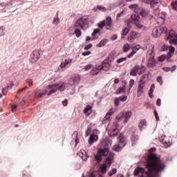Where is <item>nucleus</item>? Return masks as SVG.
I'll use <instances>...</instances> for the list:
<instances>
[{"label":"nucleus","mask_w":177,"mask_h":177,"mask_svg":"<svg viewBox=\"0 0 177 177\" xmlns=\"http://www.w3.org/2000/svg\"><path fill=\"white\" fill-rule=\"evenodd\" d=\"M169 53L167 54V59H171L172 56H174V53H175V47L171 46L169 48Z\"/></svg>","instance_id":"obj_34"},{"label":"nucleus","mask_w":177,"mask_h":177,"mask_svg":"<svg viewBox=\"0 0 177 177\" xmlns=\"http://www.w3.org/2000/svg\"><path fill=\"white\" fill-rule=\"evenodd\" d=\"M88 18L86 17H82L77 19L75 22V27H80L82 30H86L88 28Z\"/></svg>","instance_id":"obj_6"},{"label":"nucleus","mask_w":177,"mask_h":177,"mask_svg":"<svg viewBox=\"0 0 177 177\" xmlns=\"http://www.w3.org/2000/svg\"><path fill=\"white\" fill-rule=\"evenodd\" d=\"M165 40L169 41V44L177 45V32L174 30H171L169 32V35H166Z\"/></svg>","instance_id":"obj_8"},{"label":"nucleus","mask_w":177,"mask_h":177,"mask_svg":"<svg viewBox=\"0 0 177 177\" xmlns=\"http://www.w3.org/2000/svg\"><path fill=\"white\" fill-rule=\"evenodd\" d=\"M103 70V66L102 65H96L91 69L90 73L91 75H97L99 73Z\"/></svg>","instance_id":"obj_19"},{"label":"nucleus","mask_w":177,"mask_h":177,"mask_svg":"<svg viewBox=\"0 0 177 177\" xmlns=\"http://www.w3.org/2000/svg\"><path fill=\"white\" fill-rule=\"evenodd\" d=\"M73 138H74L75 146L80 143V140L78 139V133L74 132L73 134Z\"/></svg>","instance_id":"obj_40"},{"label":"nucleus","mask_w":177,"mask_h":177,"mask_svg":"<svg viewBox=\"0 0 177 177\" xmlns=\"http://www.w3.org/2000/svg\"><path fill=\"white\" fill-rule=\"evenodd\" d=\"M118 145H115L113 147V150L117 152L121 151V150H122V149H124V147H125L127 145V141L125 140V137L124 136V134H120V136H118Z\"/></svg>","instance_id":"obj_4"},{"label":"nucleus","mask_w":177,"mask_h":177,"mask_svg":"<svg viewBox=\"0 0 177 177\" xmlns=\"http://www.w3.org/2000/svg\"><path fill=\"white\" fill-rule=\"evenodd\" d=\"M146 71V67L143 66V65L138 66L136 65L131 71L130 75H133V77H136V75H142L143 73Z\"/></svg>","instance_id":"obj_9"},{"label":"nucleus","mask_w":177,"mask_h":177,"mask_svg":"<svg viewBox=\"0 0 177 177\" xmlns=\"http://www.w3.org/2000/svg\"><path fill=\"white\" fill-rule=\"evenodd\" d=\"M113 145V141L111 140H109L108 138L105 139L102 142V146H104V149H100L98 151V154L99 156H95V160L97 161V162H100L102 161V157L103 156H107L109 154V146H111Z\"/></svg>","instance_id":"obj_2"},{"label":"nucleus","mask_w":177,"mask_h":177,"mask_svg":"<svg viewBox=\"0 0 177 177\" xmlns=\"http://www.w3.org/2000/svg\"><path fill=\"white\" fill-rule=\"evenodd\" d=\"M59 23L60 19H59V16L57 14L53 18V24H55V26H57Z\"/></svg>","instance_id":"obj_39"},{"label":"nucleus","mask_w":177,"mask_h":177,"mask_svg":"<svg viewBox=\"0 0 177 177\" xmlns=\"http://www.w3.org/2000/svg\"><path fill=\"white\" fill-rule=\"evenodd\" d=\"M139 49H140V46L138 45L133 47L132 52H131L128 55L127 57L129 59H131V57H133V55L135 54H136V53L138 52V50H139Z\"/></svg>","instance_id":"obj_26"},{"label":"nucleus","mask_w":177,"mask_h":177,"mask_svg":"<svg viewBox=\"0 0 177 177\" xmlns=\"http://www.w3.org/2000/svg\"><path fill=\"white\" fill-rule=\"evenodd\" d=\"M171 5V8H172L174 10H177V1L172 2Z\"/></svg>","instance_id":"obj_55"},{"label":"nucleus","mask_w":177,"mask_h":177,"mask_svg":"<svg viewBox=\"0 0 177 177\" xmlns=\"http://www.w3.org/2000/svg\"><path fill=\"white\" fill-rule=\"evenodd\" d=\"M57 85V91L59 92H64V91H67V88H70V85H68V82H60L59 84H56Z\"/></svg>","instance_id":"obj_15"},{"label":"nucleus","mask_w":177,"mask_h":177,"mask_svg":"<svg viewBox=\"0 0 177 177\" xmlns=\"http://www.w3.org/2000/svg\"><path fill=\"white\" fill-rule=\"evenodd\" d=\"M115 57H117V53L115 51H112L108 56L106 60L109 63L114 62Z\"/></svg>","instance_id":"obj_24"},{"label":"nucleus","mask_w":177,"mask_h":177,"mask_svg":"<svg viewBox=\"0 0 177 177\" xmlns=\"http://www.w3.org/2000/svg\"><path fill=\"white\" fill-rule=\"evenodd\" d=\"M131 29H129V28L128 27H124L122 29V32L121 34L122 35H128V34H129V31Z\"/></svg>","instance_id":"obj_38"},{"label":"nucleus","mask_w":177,"mask_h":177,"mask_svg":"<svg viewBox=\"0 0 177 177\" xmlns=\"http://www.w3.org/2000/svg\"><path fill=\"white\" fill-rule=\"evenodd\" d=\"M160 142L165 147H169L171 146V138L163 135L160 138Z\"/></svg>","instance_id":"obj_18"},{"label":"nucleus","mask_w":177,"mask_h":177,"mask_svg":"<svg viewBox=\"0 0 177 177\" xmlns=\"http://www.w3.org/2000/svg\"><path fill=\"white\" fill-rule=\"evenodd\" d=\"M98 32H100V30L99 28L94 29L92 33L93 37H95V35H96V34H98Z\"/></svg>","instance_id":"obj_59"},{"label":"nucleus","mask_w":177,"mask_h":177,"mask_svg":"<svg viewBox=\"0 0 177 177\" xmlns=\"http://www.w3.org/2000/svg\"><path fill=\"white\" fill-rule=\"evenodd\" d=\"M92 48V44H87L84 46V50H88Z\"/></svg>","instance_id":"obj_63"},{"label":"nucleus","mask_w":177,"mask_h":177,"mask_svg":"<svg viewBox=\"0 0 177 177\" xmlns=\"http://www.w3.org/2000/svg\"><path fill=\"white\" fill-rule=\"evenodd\" d=\"M140 15L142 17H147L149 16V15H150V11L141 8V10H140Z\"/></svg>","instance_id":"obj_31"},{"label":"nucleus","mask_w":177,"mask_h":177,"mask_svg":"<svg viewBox=\"0 0 177 177\" xmlns=\"http://www.w3.org/2000/svg\"><path fill=\"white\" fill-rule=\"evenodd\" d=\"M75 34L76 37H77V38H80V37H81V35H82L81 30L78 28L75 29Z\"/></svg>","instance_id":"obj_51"},{"label":"nucleus","mask_w":177,"mask_h":177,"mask_svg":"<svg viewBox=\"0 0 177 177\" xmlns=\"http://www.w3.org/2000/svg\"><path fill=\"white\" fill-rule=\"evenodd\" d=\"M106 131L111 138H113V136H117V135H118V133L120 132V125L117 122L109 124L106 127Z\"/></svg>","instance_id":"obj_3"},{"label":"nucleus","mask_w":177,"mask_h":177,"mask_svg":"<svg viewBox=\"0 0 177 177\" xmlns=\"http://www.w3.org/2000/svg\"><path fill=\"white\" fill-rule=\"evenodd\" d=\"M90 177H102V175H100L99 174V172L97 171H93L91 174H90Z\"/></svg>","instance_id":"obj_46"},{"label":"nucleus","mask_w":177,"mask_h":177,"mask_svg":"<svg viewBox=\"0 0 177 177\" xmlns=\"http://www.w3.org/2000/svg\"><path fill=\"white\" fill-rule=\"evenodd\" d=\"M39 57H41V53L39 50H35L30 55V63H35L39 60Z\"/></svg>","instance_id":"obj_13"},{"label":"nucleus","mask_w":177,"mask_h":177,"mask_svg":"<svg viewBox=\"0 0 177 177\" xmlns=\"http://www.w3.org/2000/svg\"><path fill=\"white\" fill-rule=\"evenodd\" d=\"M80 80H81V77L79 75L75 76L74 77H72L71 79L69 80L68 83L70 87H67L68 93H74L75 86L77 85V84H78V82H80Z\"/></svg>","instance_id":"obj_5"},{"label":"nucleus","mask_w":177,"mask_h":177,"mask_svg":"<svg viewBox=\"0 0 177 177\" xmlns=\"http://www.w3.org/2000/svg\"><path fill=\"white\" fill-rule=\"evenodd\" d=\"M113 111H110L109 112H108L106 113V116L102 120V123L106 124L107 121H109V120H110V117H111V115H113Z\"/></svg>","instance_id":"obj_28"},{"label":"nucleus","mask_w":177,"mask_h":177,"mask_svg":"<svg viewBox=\"0 0 177 177\" xmlns=\"http://www.w3.org/2000/svg\"><path fill=\"white\" fill-rule=\"evenodd\" d=\"M167 32V28L164 26H157L152 30V35L154 38H158L161 36V34Z\"/></svg>","instance_id":"obj_11"},{"label":"nucleus","mask_w":177,"mask_h":177,"mask_svg":"<svg viewBox=\"0 0 177 177\" xmlns=\"http://www.w3.org/2000/svg\"><path fill=\"white\" fill-rule=\"evenodd\" d=\"M91 131H92V129H91V127H88L86 131V136H89L91 135Z\"/></svg>","instance_id":"obj_62"},{"label":"nucleus","mask_w":177,"mask_h":177,"mask_svg":"<svg viewBox=\"0 0 177 177\" xmlns=\"http://www.w3.org/2000/svg\"><path fill=\"white\" fill-rule=\"evenodd\" d=\"M123 124H127L129 120H131V117H132V111H128L127 112H123Z\"/></svg>","instance_id":"obj_20"},{"label":"nucleus","mask_w":177,"mask_h":177,"mask_svg":"<svg viewBox=\"0 0 177 177\" xmlns=\"http://www.w3.org/2000/svg\"><path fill=\"white\" fill-rule=\"evenodd\" d=\"M138 142H139V136L133 134L131 136V143L132 146H135V145L138 144Z\"/></svg>","instance_id":"obj_30"},{"label":"nucleus","mask_w":177,"mask_h":177,"mask_svg":"<svg viewBox=\"0 0 177 177\" xmlns=\"http://www.w3.org/2000/svg\"><path fill=\"white\" fill-rule=\"evenodd\" d=\"M102 70H105V71H107V70H110V67H111V64L110 62H106L104 61L102 65Z\"/></svg>","instance_id":"obj_33"},{"label":"nucleus","mask_w":177,"mask_h":177,"mask_svg":"<svg viewBox=\"0 0 177 177\" xmlns=\"http://www.w3.org/2000/svg\"><path fill=\"white\" fill-rule=\"evenodd\" d=\"M116 120H117L118 122H120V121H122L124 120V112H122V113H119L116 116Z\"/></svg>","instance_id":"obj_41"},{"label":"nucleus","mask_w":177,"mask_h":177,"mask_svg":"<svg viewBox=\"0 0 177 177\" xmlns=\"http://www.w3.org/2000/svg\"><path fill=\"white\" fill-rule=\"evenodd\" d=\"M101 172L106 174L107 172V164L106 162L100 167Z\"/></svg>","instance_id":"obj_42"},{"label":"nucleus","mask_w":177,"mask_h":177,"mask_svg":"<svg viewBox=\"0 0 177 177\" xmlns=\"http://www.w3.org/2000/svg\"><path fill=\"white\" fill-rule=\"evenodd\" d=\"M138 13V12H137V14H133L131 15V19L132 20H133L134 22L139 21L140 17H139V14Z\"/></svg>","instance_id":"obj_43"},{"label":"nucleus","mask_w":177,"mask_h":177,"mask_svg":"<svg viewBox=\"0 0 177 177\" xmlns=\"http://www.w3.org/2000/svg\"><path fill=\"white\" fill-rule=\"evenodd\" d=\"M133 85H135V80L133 79H131V80H130V81L129 82V89H131L132 86H133Z\"/></svg>","instance_id":"obj_53"},{"label":"nucleus","mask_w":177,"mask_h":177,"mask_svg":"<svg viewBox=\"0 0 177 177\" xmlns=\"http://www.w3.org/2000/svg\"><path fill=\"white\" fill-rule=\"evenodd\" d=\"M145 3H151V8L156 10L161 5V0H143Z\"/></svg>","instance_id":"obj_12"},{"label":"nucleus","mask_w":177,"mask_h":177,"mask_svg":"<svg viewBox=\"0 0 177 177\" xmlns=\"http://www.w3.org/2000/svg\"><path fill=\"white\" fill-rule=\"evenodd\" d=\"M118 92H119V93H122L125 92V86L119 87Z\"/></svg>","instance_id":"obj_56"},{"label":"nucleus","mask_w":177,"mask_h":177,"mask_svg":"<svg viewBox=\"0 0 177 177\" xmlns=\"http://www.w3.org/2000/svg\"><path fill=\"white\" fill-rule=\"evenodd\" d=\"M97 27H99V28H103V27H106V20L101 21L100 23H98Z\"/></svg>","instance_id":"obj_44"},{"label":"nucleus","mask_w":177,"mask_h":177,"mask_svg":"<svg viewBox=\"0 0 177 177\" xmlns=\"http://www.w3.org/2000/svg\"><path fill=\"white\" fill-rule=\"evenodd\" d=\"M124 52H129V49H131V46L129 44H126L124 45Z\"/></svg>","instance_id":"obj_49"},{"label":"nucleus","mask_w":177,"mask_h":177,"mask_svg":"<svg viewBox=\"0 0 177 177\" xmlns=\"http://www.w3.org/2000/svg\"><path fill=\"white\" fill-rule=\"evenodd\" d=\"M91 68H92V65L91 64H88L84 67V71H88V70H91Z\"/></svg>","instance_id":"obj_54"},{"label":"nucleus","mask_w":177,"mask_h":177,"mask_svg":"<svg viewBox=\"0 0 177 177\" xmlns=\"http://www.w3.org/2000/svg\"><path fill=\"white\" fill-rule=\"evenodd\" d=\"M146 75H143L142 79L138 82V86L137 88V96L140 97L143 95L145 86H146Z\"/></svg>","instance_id":"obj_7"},{"label":"nucleus","mask_w":177,"mask_h":177,"mask_svg":"<svg viewBox=\"0 0 177 177\" xmlns=\"http://www.w3.org/2000/svg\"><path fill=\"white\" fill-rule=\"evenodd\" d=\"M114 161V153H109L108 157L106 158V160L105 161V163L110 167L111 165V163Z\"/></svg>","instance_id":"obj_22"},{"label":"nucleus","mask_w":177,"mask_h":177,"mask_svg":"<svg viewBox=\"0 0 177 177\" xmlns=\"http://www.w3.org/2000/svg\"><path fill=\"white\" fill-rule=\"evenodd\" d=\"M45 95H48V90L46 87L43 89H39V97H43Z\"/></svg>","instance_id":"obj_32"},{"label":"nucleus","mask_w":177,"mask_h":177,"mask_svg":"<svg viewBox=\"0 0 177 177\" xmlns=\"http://www.w3.org/2000/svg\"><path fill=\"white\" fill-rule=\"evenodd\" d=\"M13 86H15V84H13V82H10L7 86V89H12Z\"/></svg>","instance_id":"obj_60"},{"label":"nucleus","mask_w":177,"mask_h":177,"mask_svg":"<svg viewBox=\"0 0 177 177\" xmlns=\"http://www.w3.org/2000/svg\"><path fill=\"white\" fill-rule=\"evenodd\" d=\"M77 154L81 157V158H82L83 161H86L88 160V154L85 150H80Z\"/></svg>","instance_id":"obj_27"},{"label":"nucleus","mask_w":177,"mask_h":177,"mask_svg":"<svg viewBox=\"0 0 177 177\" xmlns=\"http://www.w3.org/2000/svg\"><path fill=\"white\" fill-rule=\"evenodd\" d=\"M91 51H85L82 53V56H89V55H91Z\"/></svg>","instance_id":"obj_64"},{"label":"nucleus","mask_w":177,"mask_h":177,"mask_svg":"<svg viewBox=\"0 0 177 177\" xmlns=\"http://www.w3.org/2000/svg\"><path fill=\"white\" fill-rule=\"evenodd\" d=\"M108 41H109V39H104L100 41V43L97 45V46L98 48H102V46H104V45H106V44H107Z\"/></svg>","instance_id":"obj_37"},{"label":"nucleus","mask_w":177,"mask_h":177,"mask_svg":"<svg viewBox=\"0 0 177 177\" xmlns=\"http://www.w3.org/2000/svg\"><path fill=\"white\" fill-rule=\"evenodd\" d=\"M6 30V28H5V26L0 27V37H3V35H5Z\"/></svg>","instance_id":"obj_47"},{"label":"nucleus","mask_w":177,"mask_h":177,"mask_svg":"<svg viewBox=\"0 0 177 177\" xmlns=\"http://www.w3.org/2000/svg\"><path fill=\"white\" fill-rule=\"evenodd\" d=\"M129 8L131 9V10H133L136 13H139L142 9L141 7H140L138 4H132L129 6Z\"/></svg>","instance_id":"obj_25"},{"label":"nucleus","mask_w":177,"mask_h":177,"mask_svg":"<svg viewBox=\"0 0 177 177\" xmlns=\"http://www.w3.org/2000/svg\"><path fill=\"white\" fill-rule=\"evenodd\" d=\"M147 125V121H146V120H141L138 124V128L140 131H143V129H145V127H146Z\"/></svg>","instance_id":"obj_29"},{"label":"nucleus","mask_w":177,"mask_h":177,"mask_svg":"<svg viewBox=\"0 0 177 177\" xmlns=\"http://www.w3.org/2000/svg\"><path fill=\"white\" fill-rule=\"evenodd\" d=\"M83 113L84 114H85L86 117H89V115L92 114V106L91 105L86 106L83 110Z\"/></svg>","instance_id":"obj_23"},{"label":"nucleus","mask_w":177,"mask_h":177,"mask_svg":"<svg viewBox=\"0 0 177 177\" xmlns=\"http://www.w3.org/2000/svg\"><path fill=\"white\" fill-rule=\"evenodd\" d=\"M97 9H98V10H100L101 12H106V10H107V8L102 6H97Z\"/></svg>","instance_id":"obj_52"},{"label":"nucleus","mask_w":177,"mask_h":177,"mask_svg":"<svg viewBox=\"0 0 177 177\" xmlns=\"http://www.w3.org/2000/svg\"><path fill=\"white\" fill-rule=\"evenodd\" d=\"M127 59H128V57H122V58L118 59L116 61V66L120 67V65L122 63H124V62H127Z\"/></svg>","instance_id":"obj_35"},{"label":"nucleus","mask_w":177,"mask_h":177,"mask_svg":"<svg viewBox=\"0 0 177 177\" xmlns=\"http://www.w3.org/2000/svg\"><path fill=\"white\" fill-rule=\"evenodd\" d=\"M166 57H167V56H165V55H163L159 57L158 62H164V60H165Z\"/></svg>","instance_id":"obj_58"},{"label":"nucleus","mask_w":177,"mask_h":177,"mask_svg":"<svg viewBox=\"0 0 177 177\" xmlns=\"http://www.w3.org/2000/svg\"><path fill=\"white\" fill-rule=\"evenodd\" d=\"M118 98H119V100H120V102H127V100H128V96L122 95V96L119 97Z\"/></svg>","instance_id":"obj_50"},{"label":"nucleus","mask_w":177,"mask_h":177,"mask_svg":"<svg viewBox=\"0 0 177 177\" xmlns=\"http://www.w3.org/2000/svg\"><path fill=\"white\" fill-rule=\"evenodd\" d=\"M134 25L137 27V28H143L144 26L143 24H142V23H140V21H136V22H134Z\"/></svg>","instance_id":"obj_45"},{"label":"nucleus","mask_w":177,"mask_h":177,"mask_svg":"<svg viewBox=\"0 0 177 177\" xmlns=\"http://www.w3.org/2000/svg\"><path fill=\"white\" fill-rule=\"evenodd\" d=\"M165 165L156 154H151L147 164L146 170L143 167H137L134 175L138 177H157L164 171Z\"/></svg>","instance_id":"obj_1"},{"label":"nucleus","mask_w":177,"mask_h":177,"mask_svg":"<svg viewBox=\"0 0 177 177\" xmlns=\"http://www.w3.org/2000/svg\"><path fill=\"white\" fill-rule=\"evenodd\" d=\"M161 50H162V52H165V51L168 50V46L166 45V44H163V45L162 46Z\"/></svg>","instance_id":"obj_57"},{"label":"nucleus","mask_w":177,"mask_h":177,"mask_svg":"<svg viewBox=\"0 0 177 177\" xmlns=\"http://www.w3.org/2000/svg\"><path fill=\"white\" fill-rule=\"evenodd\" d=\"M105 28L106 30H109V31H111V30L114 28V25L113 24V19H111V17H106L105 21Z\"/></svg>","instance_id":"obj_16"},{"label":"nucleus","mask_w":177,"mask_h":177,"mask_svg":"<svg viewBox=\"0 0 177 177\" xmlns=\"http://www.w3.org/2000/svg\"><path fill=\"white\" fill-rule=\"evenodd\" d=\"M140 37V33L136 32V31H131L128 35L127 39L129 42H133L136 39V38H139Z\"/></svg>","instance_id":"obj_14"},{"label":"nucleus","mask_w":177,"mask_h":177,"mask_svg":"<svg viewBox=\"0 0 177 177\" xmlns=\"http://www.w3.org/2000/svg\"><path fill=\"white\" fill-rule=\"evenodd\" d=\"M147 57L148 59V67H154L156 66V59H154V53L153 49L147 51Z\"/></svg>","instance_id":"obj_10"},{"label":"nucleus","mask_w":177,"mask_h":177,"mask_svg":"<svg viewBox=\"0 0 177 177\" xmlns=\"http://www.w3.org/2000/svg\"><path fill=\"white\" fill-rule=\"evenodd\" d=\"M95 133L97 134H91L90 138L88 140L89 145H93V142H96L99 139V136L97 133H99V131L95 130Z\"/></svg>","instance_id":"obj_21"},{"label":"nucleus","mask_w":177,"mask_h":177,"mask_svg":"<svg viewBox=\"0 0 177 177\" xmlns=\"http://www.w3.org/2000/svg\"><path fill=\"white\" fill-rule=\"evenodd\" d=\"M117 174V168H113L109 173V176H113V175H115Z\"/></svg>","instance_id":"obj_48"},{"label":"nucleus","mask_w":177,"mask_h":177,"mask_svg":"<svg viewBox=\"0 0 177 177\" xmlns=\"http://www.w3.org/2000/svg\"><path fill=\"white\" fill-rule=\"evenodd\" d=\"M154 89H156V85L153 84L151 85L150 89L149 91V97H153L154 96L153 95V93L154 92Z\"/></svg>","instance_id":"obj_36"},{"label":"nucleus","mask_w":177,"mask_h":177,"mask_svg":"<svg viewBox=\"0 0 177 177\" xmlns=\"http://www.w3.org/2000/svg\"><path fill=\"white\" fill-rule=\"evenodd\" d=\"M66 66H68V64H71L73 63V59H67L64 60Z\"/></svg>","instance_id":"obj_61"},{"label":"nucleus","mask_w":177,"mask_h":177,"mask_svg":"<svg viewBox=\"0 0 177 177\" xmlns=\"http://www.w3.org/2000/svg\"><path fill=\"white\" fill-rule=\"evenodd\" d=\"M46 88L47 89L48 96H50V95L57 92V86L56 84L48 85L46 87Z\"/></svg>","instance_id":"obj_17"}]
</instances>
